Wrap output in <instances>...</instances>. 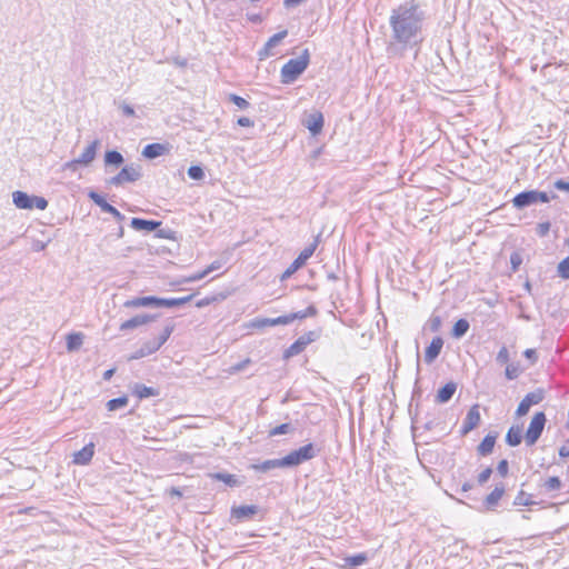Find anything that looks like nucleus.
<instances>
[{
  "mask_svg": "<svg viewBox=\"0 0 569 569\" xmlns=\"http://www.w3.org/2000/svg\"><path fill=\"white\" fill-rule=\"evenodd\" d=\"M546 422L545 412L538 411L532 416L525 433L521 425H512L506 433V443L510 447H517L525 440L527 446H533L541 437Z\"/></svg>",
  "mask_w": 569,
  "mask_h": 569,
  "instance_id": "1",
  "label": "nucleus"
},
{
  "mask_svg": "<svg viewBox=\"0 0 569 569\" xmlns=\"http://www.w3.org/2000/svg\"><path fill=\"white\" fill-rule=\"evenodd\" d=\"M417 9L418 4L411 2L410 4L400 6L393 11L390 17V24L397 39L408 40L416 34Z\"/></svg>",
  "mask_w": 569,
  "mask_h": 569,
  "instance_id": "2",
  "label": "nucleus"
},
{
  "mask_svg": "<svg viewBox=\"0 0 569 569\" xmlns=\"http://www.w3.org/2000/svg\"><path fill=\"white\" fill-rule=\"evenodd\" d=\"M173 330L174 325L170 323L159 331L146 332L140 339V347L130 359H139L154 353L167 342Z\"/></svg>",
  "mask_w": 569,
  "mask_h": 569,
  "instance_id": "3",
  "label": "nucleus"
},
{
  "mask_svg": "<svg viewBox=\"0 0 569 569\" xmlns=\"http://www.w3.org/2000/svg\"><path fill=\"white\" fill-rule=\"evenodd\" d=\"M192 299V295L180 297V298H158L153 296L148 297H137L130 300H127L123 306L128 309H137L141 307H164L172 308L186 305Z\"/></svg>",
  "mask_w": 569,
  "mask_h": 569,
  "instance_id": "4",
  "label": "nucleus"
},
{
  "mask_svg": "<svg viewBox=\"0 0 569 569\" xmlns=\"http://www.w3.org/2000/svg\"><path fill=\"white\" fill-rule=\"evenodd\" d=\"M317 313V310L315 307H308L303 311L292 312L289 315H283L277 318H257L253 319L249 326L253 329H264L267 327H274V326H286L295 320H301L308 317H312Z\"/></svg>",
  "mask_w": 569,
  "mask_h": 569,
  "instance_id": "5",
  "label": "nucleus"
},
{
  "mask_svg": "<svg viewBox=\"0 0 569 569\" xmlns=\"http://www.w3.org/2000/svg\"><path fill=\"white\" fill-rule=\"evenodd\" d=\"M310 63V53L305 49L299 58L290 59L283 64L280 71L281 82L284 84L292 83L308 68Z\"/></svg>",
  "mask_w": 569,
  "mask_h": 569,
  "instance_id": "6",
  "label": "nucleus"
},
{
  "mask_svg": "<svg viewBox=\"0 0 569 569\" xmlns=\"http://www.w3.org/2000/svg\"><path fill=\"white\" fill-rule=\"evenodd\" d=\"M13 203L19 209H33L44 210L48 206V201L42 197H30L26 192L16 191L12 194Z\"/></svg>",
  "mask_w": 569,
  "mask_h": 569,
  "instance_id": "7",
  "label": "nucleus"
},
{
  "mask_svg": "<svg viewBox=\"0 0 569 569\" xmlns=\"http://www.w3.org/2000/svg\"><path fill=\"white\" fill-rule=\"evenodd\" d=\"M316 456V448L312 443H307L297 450L284 456L287 467L299 466L305 461L311 460Z\"/></svg>",
  "mask_w": 569,
  "mask_h": 569,
  "instance_id": "8",
  "label": "nucleus"
},
{
  "mask_svg": "<svg viewBox=\"0 0 569 569\" xmlns=\"http://www.w3.org/2000/svg\"><path fill=\"white\" fill-rule=\"evenodd\" d=\"M537 202H549L548 194L542 191L530 190L520 192L512 199V204L518 209L528 207Z\"/></svg>",
  "mask_w": 569,
  "mask_h": 569,
  "instance_id": "9",
  "label": "nucleus"
},
{
  "mask_svg": "<svg viewBox=\"0 0 569 569\" xmlns=\"http://www.w3.org/2000/svg\"><path fill=\"white\" fill-rule=\"evenodd\" d=\"M99 141L94 140L92 141L81 153V156L78 159H73L71 161H68L64 163L63 168L67 170L76 171L79 166H88L90 164L97 154Z\"/></svg>",
  "mask_w": 569,
  "mask_h": 569,
  "instance_id": "10",
  "label": "nucleus"
},
{
  "mask_svg": "<svg viewBox=\"0 0 569 569\" xmlns=\"http://www.w3.org/2000/svg\"><path fill=\"white\" fill-rule=\"evenodd\" d=\"M480 423H481L480 405L475 403L468 409L459 432L461 436H467L469 432H471L473 429H476Z\"/></svg>",
  "mask_w": 569,
  "mask_h": 569,
  "instance_id": "11",
  "label": "nucleus"
},
{
  "mask_svg": "<svg viewBox=\"0 0 569 569\" xmlns=\"http://www.w3.org/2000/svg\"><path fill=\"white\" fill-rule=\"evenodd\" d=\"M543 397L545 395L542 390H536L527 393L516 409V417L526 416L532 406L538 405L543 400Z\"/></svg>",
  "mask_w": 569,
  "mask_h": 569,
  "instance_id": "12",
  "label": "nucleus"
},
{
  "mask_svg": "<svg viewBox=\"0 0 569 569\" xmlns=\"http://www.w3.org/2000/svg\"><path fill=\"white\" fill-rule=\"evenodd\" d=\"M316 339V333L313 331H309L308 333L299 337L291 346H289L284 352L283 358L289 359L301 353L308 345H310Z\"/></svg>",
  "mask_w": 569,
  "mask_h": 569,
  "instance_id": "13",
  "label": "nucleus"
},
{
  "mask_svg": "<svg viewBox=\"0 0 569 569\" xmlns=\"http://www.w3.org/2000/svg\"><path fill=\"white\" fill-rule=\"evenodd\" d=\"M317 241L306 247L299 256L295 259V261L288 267V269L283 272L282 278H288L292 273H295L298 269L306 264L307 260L315 253L317 249Z\"/></svg>",
  "mask_w": 569,
  "mask_h": 569,
  "instance_id": "14",
  "label": "nucleus"
},
{
  "mask_svg": "<svg viewBox=\"0 0 569 569\" xmlns=\"http://www.w3.org/2000/svg\"><path fill=\"white\" fill-rule=\"evenodd\" d=\"M140 173L136 168L124 167L117 176L111 179V183L114 186L124 184L127 182H133L139 178Z\"/></svg>",
  "mask_w": 569,
  "mask_h": 569,
  "instance_id": "15",
  "label": "nucleus"
},
{
  "mask_svg": "<svg viewBox=\"0 0 569 569\" xmlns=\"http://www.w3.org/2000/svg\"><path fill=\"white\" fill-rule=\"evenodd\" d=\"M90 199L101 208L102 211L112 214L118 221H122L124 219L123 214L116 209L113 206L109 204L103 197L99 193L91 191L89 193Z\"/></svg>",
  "mask_w": 569,
  "mask_h": 569,
  "instance_id": "16",
  "label": "nucleus"
},
{
  "mask_svg": "<svg viewBox=\"0 0 569 569\" xmlns=\"http://www.w3.org/2000/svg\"><path fill=\"white\" fill-rule=\"evenodd\" d=\"M93 455H94V443L90 442V443L86 445L82 449H80L79 451H76L72 455V462H73V465H77V466H86L92 460Z\"/></svg>",
  "mask_w": 569,
  "mask_h": 569,
  "instance_id": "17",
  "label": "nucleus"
},
{
  "mask_svg": "<svg viewBox=\"0 0 569 569\" xmlns=\"http://www.w3.org/2000/svg\"><path fill=\"white\" fill-rule=\"evenodd\" d=\"M325 119L320 111L311 113L305 122L306 128L311 132L312 136H318L323 128Z\"/></svg>",
  "mask_w": 569,
  "mask_h": 569,
  "instance_id": "18",
  "label": "nucleus"
},
{
  "mask_svg": "<svg viewBox=\"0 0 569 569\" xmlns=\"http://www.w3.org/2000/svg\"><path fill=\"white\" fill-rule=\"evenodd\" d=\"M153 318L154 317L152 315H137V316L123 321L120 325V330L128 331V330L136 329L138 327H141V326L147 325L148 322L152 321Z\"/></svg>",
  "mask_w": 569,
  "mask_h": 569,
  "instance_id": "19",
  "label": "nucleus"
},
{
  "mask_svg": "<svg viewBox=\"0 0 569 569\" xmlns=\"http://www.w3.org/2000/svg\"><path fill=\"white\" fill-rule=\"evenodd\" d=\"M443 340L440 337H435L425 351V361L431 363L441 352Z\"/></svg>",
  "mask_w": 569,
  "mask_h": 569,
  "instance_id": "20",
  "label": "nucleus"
},
{
  "mask_svg": "<svg viewBox=\"0 0 569 569\" xmlns=\"http://www.w3.org/2000/svg\"><path fill=\"white\" fill-rule=\"evenodd\" d=\"M258 509L256 506H237L231 508V517L237 521H241L247 518H251L257 513Z\"/></svg>",
  "mask_w": 569,
  "mask_h": 569,
  "instance_id": "21",
  "label": "nucleus"
},
{
  "mask_svg": "<svg viewBox=\"0 0 569 569\" xmlns=\"http://www.w3.org/2000/svg\"><path fill=\"white\" fill-rule=\"evenodd\" d=\"M286 462H284V458H281V459H270V460H266V461H262L260 463H256V465H252L251 468L256 471H261V472H266V471H269L271 469H276V468H286Z\"/></svg>",
  "mask_w": 569,
  "mask_h": 569,
  "instance_id": "22",
  "label": "nucleus"
},
{
  "mask_svg": "<svg viewBox=\"0 0 569 569\" xmlns=\"http://www.w3.org/2000/svg\"><path fill=\"white\" fill-rule=\"evenodd\" d=\"M168 151H169V148L166 144L150 143L143 148L142 154L146 158L153 159V158H157L159 156L167 153Z\"/></svg>",
  "mask_w": 569,
  "mask_h": 569,
  "instance_id": "23",
  "label": "nucleus"
},
{
  "mask_svg": "<svg viewBox=\"0 0 569 569\" xmlns=\"http://www.w3.org/2000/svg\"><path fill=\"white\" fill-rule=\"evenodd\" d=\"M287 36V30L280 31L273 34L264 44L263 49L260 52V59L267 58L271 54V50L274 46H277L283 38Z\"/></svg>",
  "mask_w": 569,
  "mask_h": 569,
  "instance_id": "24",
  "label": "nucleus"
},
{
  "mask_svg": "<svg viewBox=\"0 0 569 569\" xmlns=\"http://www.w3.org/2000/svg\"><path fill=\"white\" fill-rule=\"evenodd\" d=\"M497 440V435L489 433L479 443L477 451L480 456H488L492 452Z\"/></svg>",
  "mask_w": 569,
  "mask_h": 569,
  "instance_id": "25",
  "label": "nucleus"
},
{
  "mask_svg": "<svg viewBox=\"0 0 569 569\" xmlns=\"http://www.w3.org/2000/svg\"><path fill=\"white\" fill-rule=\"evenodd\" d=\"M160 221L144 220L140 218H133L131 220V227L136 230L153 231L160 227Z\"/></svg>",
  "mask_w": 569,
  "mask_h": 569,
  "instance_id": "26",
  "label": "nucleus"
},
{
  "mask_svg": "<svg viewBox=\"0 0 569 569\" xmlns=\"http://www.w3.org/2000/svg\"><path fill=\"white\" fill-rule=\"evenodd\" d=\"M505 495L503 486L496 487L485 499L487 509H493Z\"/></svg>",
  "mask_w": 569,
  "mask_h": 569,
  "instance_id": "27",
  "label": "nucleus"
},
{
  "mask_svg": "<svg viewBox=\"0 0 569 569\" xmlns=\"http://www.w3.org/2000/svg\"><path fill=\"white\" fill-rule=\"evenodd\" d=\"M457 386L455 382L446 383L441 389H439L437 393V401L440 403H445L451 399L455 395Z\"/></svg>",
  "mask_w": 569,
  "mask_h": 569,
  "instance_id": "28",
  "label": "nucleus"
},
{
  "mask_svg": "<svg viewBox=\"0 0 569 569\" xmlns=\"http://www.w3.org/2000/svg\"><path fill=\"white\" fill-rule=\"evenodd\" d=\"M84 336L81 332H71L66 337L67 350H78L83 343Z\"/></svg>",
  "mask_w": 569,
  "mask_h": 569,
  "instance_id": "29",
  "label": "nucleus"
},
{
  "mask_svg": "<svg viewBox=\"0 0 569 569\" xmlns=\"http://www.w3.org/2000/svg\"><path fill=\"white\" fill-rule=\"evenodd\" d=\"M133 395L138 399H144V398L158 396V390L152 387H147L144 385H137L133 389Z\"/></svg>",
  "mask_w": 569,
  "mask_h": 569,
  "instance_id": "30",
  "label": "nucleus"
},
{
  "mask_svg": "<svg viewBox=\"0 0 569 569\" xmlns=\"http://www.w3.org/2000/svg\"><path fill=\"white\" fill-rule=\"evenodd\" d=\"M210 477L214 480L226 483L229 487H234V486H238V483H239L237 477L231 473L216 472V473L210 475Z\"/></svg>",
  "mask_w": 569,
  "mask_h": 569,
  "instance_id": "31",
  "label": "nucleus"
},
{
  "mask_svg": "<svg viewBox=\"0 0 569 569\" xmlns=\"http://www.w3.org/2000/svg\"><path fill=\"white\" fill-rule=\"evenodd\" d=\"M469 329V322L466 319H459L456 321L452 328V335L456 338L462 337Z\"/></svg>",
  "mask_w": 569,
  "mask_h": 569,
  "instance_id": "32",
  "label": "nucleus"
},
{
  "mask_svg": "<svg viewBox=\"0 0 569 569\" xmlns=\"http://www.w3.org/2000/svg\"><path fill=\"white\" fill-rule=\"evenodd\" d=\"M561 480L559 477H549L548 479L545 480L543 482V488L545 490L547 491H556V490H559L561 488Z\"/></svg>",
  "mask_w": 569,
  "mask_h": 569,
  "instance_id": "33",
  "label": "nucleus"
},
{
  "mask_svg": "<svg viewBox=\"0 0 569 569\" xmlns=\"http://www.w3.org/2000/svg\"><path fill=\"white\" fill-rule=\"evenodd\" d=\"M128 405V398L126 396L120 398L111 399L107 402V408L109 411L117 410L119 408L126 407Z\"/></svg>",
  "mask_w": 569,
  "mask_h": 569,
  "instance_id": "34",
  "label": "nucleus"
},
{
  "mask_svg": "<svg viewBox=\"0 0 569 569\" xmlns=\"http://www.w3.org/2000/svg\"><path fill=\"white\" fill-rule=\"evenodd\" d=\"M557 272L560 278L569 279V256L558 263Z\"/></svg>",
  "mask_w": 569,
  "mask_h": 569,
  "instance_id": "35",
  "label": "nucleus"
},
{
  "mask_svg": "<svg viewBox=\"0 0 569 569\" xmlns=\"http://www.w3.org/2000/svg\"><path fill=\"white\" fill-rule=\"evenodd\" d=\"M106 163L119 166L122 163L123 158L118 151H108L104 156Z\"/></svg>",
  "mask_w": 569,
  "mask_h": 569,
  "instance_id": "36",
  "label": "nucleus"
},
{
  "mask_svg": "<svg viewBox=\"0 0 569 569\" xmlns=\"http://www.w3.org/2000/svg\"><path fill=\"white\" fill-rule=\"evenodd\" d=\"M522 371L519 365L509 363L506 367V377L510 380L516 379Z\"/></svg>",
  "mask_w": 569,
  "mask_h": 569,
  "instance_id": "37",
  "label": "nucleus"
},
{
  "mask_svg": "<svg viewBox=\"0 0 569 569\" xmlns=\"http://www.w3.org/2000/svg\"><path fill=\"white\" fill-rule=\"evenodd\" d=\"M221 299H224V295L204 297L196 302V307L203 308Z\"/></svg>",
  "mask_w": 569,
  "mask_h": 569,
  "instance_id": "38",
  "label": "nucleus"
},
{
  "mask_svg": "<svg viewBox=\"0 0 569 569\" xmlns=\"http://www.w3.org/2000/svg\"><path fill=\"white\" fill-rule=\"evenodd\" d=\"M367 561V556L365 553H358L351 557L346 558V563L352 567L360 566Z\"/></svg>",
  "mask_w": 569,
  "mask_h": 569,
  "instance_id": "39",
  "label": "nucleus"
},
{
  "mask_svg": "<svg viewBox=\"0 0 569 569\" xmlns=\"http://www.w3.org/2000/svg\"><path fill=\"white\" fill-rule=\"evenodd\" d=\"M290 431H291V426L289 423H282V425H279V426L272 428L269 431V436L274 437V436L288 433Z\"/></svg>",
  "mask_w": 569,
  "mask_h": 569,
  "instance_id": "40",
  "label": "nucleus"
},
{
  "mask_svg": "<svg viewBox=\"0 0 569 569\" xmlns=\"http://www.w3.org/2000/svg\"><path fill=\"white\" fill-rule=\"evenodd\" d=\"M229 99L240 109H247L249 107V102L240 96L232 93L229 96Z\"/></svg>",
  "mask_w": 569,
  "mask_h": 569,
  "instance_id": "41",
  "label": "nucleus"
},
{
  "mask_svg": "<svg viewBox=\"0 0 569 569\" xmlns=\"http://www.w3.org/2000/svg\"><path fill=\"white\" fill-rule=\"evenodd\" d=\"M188 174L191 179L200 180L203 178V170L199 166H191L188 169Z\"/></svg>",
  "mask_w": 569,
  "mask_h": 569,
  "instance_id": "42",
  "label": "nucleus"
},
{
  "mask_svg": "<svg viewBox=\"0 0 569 569\" xmlns=\"http://www.w3.org/2000/svg\"><path fill=\"white\" fill-rule=\"evenodd\" d=\"M492 469L490 467L485 468L479 475H478V483L483 485L486 483L489 478L491 477Z\"/></svg>",
  "mask_w": 569,
  "mask_h": 569,
  "instance_id": "43",
  "label": "nucleus"
},
{
  "mask_svg": "<svg viewBox=\"0 0 569 569\" xmlns=\"http://www.w3.org/2000/svg\"><path fill=\"white\" fill-rule=\"evenodd\" d=\"M206 276H207L206 272L202 270L200 272H196V273H192V274L183 278L182 282L183 283L196 282V281L203 279Z\"/></svg>",
  "mask_w": 569,
  "mask_h": 569,
  "instance_id": "44",
  "label": "nucleus"
},
{
  "mask_svg": "<svg viewBox=\"0 0 569 569\" xmlns=\"http://www.w3.org/2000/svg\"><path fill=\"white\" fill-rule=\"evenodd\" d=\"M510 355L508 349L506 347H502L498 352L497 360L501 363H508Z\"/></svg>",
  "mask_w": 569,
  "mask_h": 569,
  "instance_id": "45",
  "label": "nucleus"
},
{
  "mask_svg": "<svg viewBox=\"0 0 569 569\" xmlns=\"http://www.w3.org/2000/svg\"><path fill=\"white\" fill-rule=\"evenodd\" d=\"M550 230V223L549 222H540L538 223L537 226V233L540 236V237H545L548 234Z\"/></svg>",
  "mask_w": 569,
  "mask_h": 569,
  "instance_id": "46",
  "label": "nucleus"
},
{
  "mask_svg": "<svg viewBox=\"0 0 569 569\" xmlns=\"http://www.w3.org/2000/svg\"><path fill=\"white\" fill-rule=\"evenodd\" d=\"M510 261H511V264H512V270L516 271L518 269V267L520 266L522 260H521L520 254L515 252V253L511 254Z\"/></svg>",
  "mask_w": 569,
  "mask_h": 569,
  "instance_id": "47",
  "label": "nucleus"
},
{
  "mask_svg": "<svg viewBox=\"0 0 569 569\" xmlns=\"http://www.w3.org/2000/svg\"><path fill=\"white\" fill-rule=\"evenodd\" d=\"M523 355L531 361V363H535L538 359L537 351L535 349H527L525 350Z\"/></svg>",
  "mask_w": 569,
  "mask_h": 569,
  "instance_id": "48",
  "label": "nucleus"
},
{
  "mask_svg": "<svg viewBox=\"0 0 569 569\" xmlns=\"http://www.w3.org/2000/svg\"><path fill=\"white\" fill-rule=\"evenodd\" d=\"M220 268H221V262L220 261H213L206 269H203V271L208 276L210 272L216 271V270H218Z\"/></svg>",
  "mask_w": 569,
  "mask_h": 569,
  "instance_id": "49",
  "label": "nucleus"
},
{
  "mask_svg": "<svg viewBox=\"0 0 569 569\" xmlns=\"http://www.w3.org/2000/svg\"><path fill=\"white\" fill-rule=\"evenodd\" d=\"M497 469H498L499 473L505 477L508 473V461L507 460L499 461Z\"/></svg>",
  "mask_w": 569,
  "mask_h": 569,
  "instance_id": "50",
  "label": "nucleus"
},
{
  "mask_svg": "<svg viewBox=\"0 0 569 569\" xmlns=\"http://www.w3.org/2000/svg\"><path fill=\"white\" fill-rule=\"evenodd\" d=\"M240 127H252L253 121L248 117H240L237 121Z\"/></svg>",
  "mask_w": 569,
  "mask_h": 569,
  "instance_id": "51",
  "label": "nucleus"
},
{
  "mask_svg": "<svg viewBox=\"0 0 569 569\" xmlns=\"http://www.w3.org/2000/svg\"><path fill=\"white\" fill-rule=\"evenodd\" d=\"M555 187H556V189L561 190V191H569V181L566 182L563 180H557L555 182Z\"/></svg>",
  "mask_w": 569,
  "mask_h": 569,
  "instance_id": "52",
  "label": "nucleus"
},
{
  "mask_svg": "<svg viewBox=\"0 0 569 569\" xmlns=\"http://www.w3.org/2000/svg\"><path fill=\"white\" fill-rule=\"evenodd\" d=\"M559 456L561 458H568L569 457V442L562 445L560 448H559Z\"/></svg>",
  "mask_w": 569,
  "mask_h": 569,
  "instance_id": "53",
  "label": "nucleus"
},
{
  "mask_svg": "<svg viewBox=\"0 0 569 569\" xmlns=\"http://www.w3.org/2000/svg\"><path fill=\"white\" fill-rule=\"evenodd\" d=\"M168 493L171 496V497H178V498H181L182 497V492L180 489L178 488H170Z\"/></svg>",
  "mask_w": 569,
  "mask_h": 569,
  "instance_id": "54",
  "label": "nucleus"
},
{
  "mask_svg": "<svg viewBox=\"0 0 569 569\" xmlns=\"http://www.w3.org/2000/svg\"><path fill=\"white\" fill-rule=\"evenodd\" d=\"M440 326H441V319L439 317L435 318L432 320V326H431L432 330H435V331L438 330L440 328Z\"/></svg>",
  "mask_w": 569,
  "mask_h": 569,
  "instance_id": "55",
  "label": "nucleus"
},
{
  "mask_svg": "<svg viewBox=\"0 0 569 569\" xmlns=\"http://www.w3.org/2000/svg\"><path fill=\"white\" fill-rule=\"evenodd\" d=\"M114 373V369H109L103 373L104 380H109Z\"/></svg>",
  "mask_w": 569,
  "mask_h": 569,
  "instance_id": "56",
  "label": "nucleus"
},
{
  "mask_svg": "<svg viewBox=\"0 0 569 569\" xmlns=\"http://www.w3.org/2000/svg\"><path fill=\"white\" fill-rule=\"evenodd\" d=\"M520 503H521V505H525V506H528V505H531L532 502H531V501H529V500H527V498H523V501H522V500H520Z\"/></svg>",
  "mask_w": 569,
  "mask_h": 569,
  "instance_id": "57",
  "label": "nucleus"
},
{
  "mask_svg": "<svg viewBox=\"0 0 569 569\" xmlns=\"http://www.w3.org/2000/svg\"><path fill=\"white\" fill-rule=\"evenodd\" d=\"M520 503H521V505H525V506H528V505H531L532 502H531V501H529V500H527V498H523V501H522V500H520Z\"/></svg>",
  "mask_w": 569,
  "mask_h": 569,
  "instance_id": "58",
  "label": "nucleus"
},
{
  "mask_svg": "<svg viewBox=\"0 0 569 569\" xmlns=\"http://www.w3.org/2000/svg\"><path fill=\"white\" fill-rule=\"evenodd\" d=\"M471 487H472V486H471L470 483H465V485L462 486V489H463L465 491H467V490L471 489Z\"/></svg>",
  "mask_w": 569,
  "mask_h": 569,
  "instance_id": "59",
  "label": "nucleus"
},
{
  "mask_svg": "<svg viewBox=\"0 0 569 569\" xmlns=\"http://www.w3.org/2000/svg\"><path fill=\"white\" fill-rule=\"evenodd\" d=\"M126 112H127L128 114H133V110H132L131 108H126Z\"/></svg>",
  "mask_w": 569,
  "mask_h": 569,
  "instance_id": "60",
  "label": "nucleus"
}]
</instances>
